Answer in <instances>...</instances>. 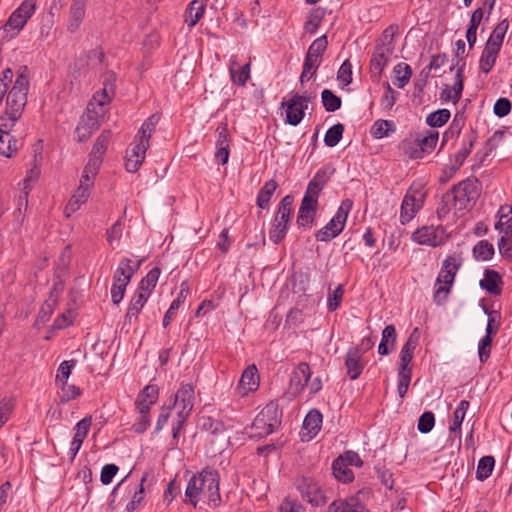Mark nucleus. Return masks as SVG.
Returning <instances> with one entry per match:
<instances>
[{
    "label": "nucleus",
    "instance_id": "obj_1",
    "mask_svg": "<svg viewBox=\"0 0 512 512\" xmlns=\"http://www.w3.org/2000/svg\"><path fill=\"white\" fill-rule=\"evenodd\" d=\"M185 495L194 506L201 498H206L214 507L218 506L221 498L217 471L205 468L199 474L193 475L188 482Z\"/></svg>",
    "mask_w": 512,
    "mask_h": 512
},
{
    "label": "nucleus",
    "instance_id": "obj_2",
    "mask_svg": "<svg viewBox=\"0 0 512 512\" xmlns=\"http://www.w3.org/2000/svg\"><path fill=\"white\" fill-rule=\"evenodd\" d=\"M462 265V258L459 255H450L442 263L441 270L436 279V288L433 299L437 305H442L450 293L451 286L454 283L455 276Z\"/></svg>",
    "mask_w": 512,
    "mask_h": 512
},
{
    "label": "nucleus",
    "instance_id": "obj_3",
    "mask_svg": "<svg viewBox=\"0 0 512 512\" xmlns=\"http://www.w3.org/2000/svg\"><path fill=\"white\" fill-rule=\"evenodd\" d=\"M478 196V181L468 178L454 185L449 192L444 194L442 202L447 206L453 201L458 210H463L473 206Z\"/></svg>",
    "mask_w": 512,
    "mask_h": 512
},
{
    "label": "nucleus",
    "instance_id": "obj_4",
    "mask_svg": "<svg viewBox=\"0 0 512 512\" xmlns=\"http://www.w3.org/2000/svg\"><path fill=\"white\" fill-rule=\"evenodd\" d=\"M353 202L350 199L342 201L332 219L315 234L317 241L327 242L338 236L344 229Z\"/></svg>",
    "mask_w": 512,
    "mask_h": 512
},
{
    "label": "nucleus",
    "instance_id": "obj_5",
    "mask_svg": "<svg viewBox=\"0 0 512 512\" xmlns=\"http://www.w3.org/2000/svg\"><path fill=\"white\" fill-rule=\"evenodd\" d=\"M295 486L302 497L313 506H322L327 502V497L319 484L311 477L301 476L296 478Z\"/></svg>",
    "mask_w": 512,
    "mask_h": 512
},
{
    "label": "nucleus",
    "instance_id": "obj_6",
    "mask_svg": "<svg viewBox=\"0 0 512 512\" xmlns=\"http://www.w3.org/2000/svg\"><path fill=\"white\" fill-rule=\"evenodd\" d=\"M281 424L279 406L270 401L258 413V437H264L274 432Z\"/></svg>",
    "mask_w": 512,
    "mask_h": 512
},
{
    "label": "nucleus",
    "instance_id": "obj_7",
    "mask_svg": "<svg viewBox=\"0 0 512 512\" xmlns=\"http://www.w3.org/2000/svg\"><path fill=\"white\" fill-rule=\"evenodd\" d=\"M308 96L293 94L287 101H282L281 106L286 107V122L292 126H297L303 119L305 110L308 108Z\"/></svg>",
    "mask_w": 512,
    "mask_h": 512
},
{
    "label": "nucleus",
    "instance_id": "obj_8",
    "mask_svg": "<svg viewBox=\"0 0 512 512\" xmlns=\"http://www.w3.org/2000/svg\"><path fill=\"white\" fill-rule=\"evenodd\" d=\"M443 235L442 226H423L412 234V239L418 244L436 247L443 243Z\"/></svg>",
    "mask_w": 512,
    "mask_h": 512
},
{
    "label": "nucleus",
    "instance_id": "obj_9",
    "mask_svg": "<svg viewBox=\"0 0 512 512\" xmlns=\"http://www.w3.org/2000/svg\"><path fill=\"white\" fill-rule=\"evenodd\" d=\"M99 127L100 123L95 112L89 111L88 113L84 114L81 117L75 131L78 141H87L90 136L99 129Z\"/></svg>",
    "mask_w": 512,
    "mask_h": 512
},
{
    "label": "nucleus",
    "instance_id": "obj_10",
    "mask_svg": "<svg viewBox=\"0 0 512 512\" xmlns=\"http://www.w3.org/2000/svg\"><path fill=\"white\" fill-rule=\"evenodd\" d=\"M393 51L390 48H377L374 47V52L370 61L371 78L374 81H379L385 66L387 65Z\"/></svg>",
    "mask_w": 512,
    "mask_h": 512
},
{
    "label": "nucleus",
    "instance_id": "obj_11",
    "mask_svg": "<svg viewBox=\"0 0 512 512\" xmlns=\"http://www.w3.org/2000/svg\"><path fill=\"white\" fill-rule=\"evenodd\" d=\"M423 200L422 196L417 198L415 192L408 191L404 196L401 204L400 221L402 224H406L411 221L417 211L422 207Z\"/></svg>",
    "mask_w": 512,
    "mask_h": 512
},
{
    "label": "nucleus",
    "instance_id": "obj_12",
    "mask_svg": "<svg viewBox=\"0 0 512 512\" xmlns=\"http://www.w3.org/2000/svg\"><path fill=\"white\" fill-rule=\"evenodd\" d=\"M110 141V131H103L97 140L95 141L92 151L90 153L89 161H88V170L92 168V171L95 168H100L102 163V155L105 153L108 147V143Z\"/></svg>",
    "mask_w": 512,
    "mask_h": 512
},
{
    "label": "nucleus",
    "instance_id": "obj_13",
    "mask_svg": "<svg viewBox=\"0 0 512 512\" xmlns=\"http://www.w3.org/2000/svg\"><path fill=\"white\" fill-rule=\"evenodd\" d=\"M477 140V132L470 128L464 135L462 148L454 156V164L451 166L452 173H455L470 155L472 148Z\"/></svg>",
    "mask_w": 512,
    "mask_h": 512
},
{
    "label": "nucleus",
    "instance_id": "obj_14",
    "mask_svg": "<svg viewBox=\"0 0 512 512\" xmlns=\"http://www.w3.org/2000/svg\"><path fill=\"white\" fill-rule=\"evenodd\" d=\"M420 339L419 328H414L411 334L409 335L407 341L403 345L400 351V365L399 368H410L409 364L411 363L414 355V350L416 349Z\"/></svg>",
    "mask_w": 512,
    "mask_h": 512
},
{
    "label": "nucleus",
    "instance_id": "obj_15",
    "mask_svg": "<svg viewBox=\"0 0 512 512\" xmlns=\"http://www.w3.org/2000/svg\"><path fill=\"white\" fill-rule=\"evenodd\" d=\"M62 291L63 284L61 282L55 283L50 292L49 298L44 302L38 313V321L45 323L49 319L50 315L53 313V310L57 305L59 295L61 294Z\"/></svg>",
    "mask_w": 512,
    "mask_h": 512
},
{
    "label": "nucleus",
    "instance_id": "obj_16",
    "mask_svg": "<svg viewBox=\"0 0 512 512\" xmlns=\"http://www.w3.org/2000/svg\"><path fill=\"white\" fill-rule=\"evenodd\" d=\"M27 102V95L10 90L6 100V115H13L14 119H18Z\"/></svg>",
    "mask_w": 512,
    "mask_h": 512
},
{
    "label": "nucleus",
    "instance_id": "obj_17",
    "mask_svg": "<svg viewBox=\"0 0 512 512\" xmlns=\"http://www.w3.org/2000/svg\"><path fill=\"white\" fill-rule=\"evenodd\" d=\"M479 285L492 295H500L503 285L502 277L497 271L486 269L484 278L480 280Z\"/></svg>",
    "mask_w": 512,
    "mask_h": 512
},
{
    "label": "nucleus",
    "instance_id": "obj_18",
    "mask_svg": "<svg viewBox=\"0 0 512 512\" xmlns=\"http://www.w3.org/2000/svg\"><path fill=\"white\" fill-rule=\"evenodd\" d=\"M256 375V364L249 365L242 373L236 392L240 397H246L250 392H254L256 388L254 376Z\"/></svg>",
    "mask_w": 512,
    "mask_h": 512
},
{
    "label": "nucleus",
    "instance_id": "obj_19",
    "mask_svg": "<svg viewBox=\"0 0 512 512\" xmlns=\"http://www.w3.org/2000/svg\"><path fill=\"white\" fill-rule=\"evenodd\" d=\"M311 377V370L307 363L301 362L294 369L291 375L290 383L297 392L301 391L308 383Z\"/></svg>",
    "mask_w": 512,
    "mask_h": 512
},
{
    "label": "nucleus",
    "instance_id": "obj_20",
    "mask_svg": "<svg viewBox=\"0 0 512 512\" xmlns=\"http://www.w3.org/2000/svg\"><path fill=\"white\" fill-rule=\"evenodd\" d=\"M361 358L362 356L359 355V352L351 348L346 354L345 366L351 380L357 379L363 371L364 365L361 363Z\"/></svg>",
    "mask_w": 512,
    "mask_h": 512
},
{
    "label": "nucleus",
    "instance_id": "obj_21",
    "mask_svg": "<svg viewBox=\"0 0 512 512\" xmlns=\"http://www.w3.org/2000/svg\"><path fill=\"white\" fill-rule=\"evenodd\" d=\"M327 512H369L356 498L347 501L335 500L329 506Z\"/></svg>",
    "mask_w": 512,
    "mask_h": 512
},
{
    "label": "nucleus",
    "instance_id": "obj_22",
    "mask_svg": "<svg viewBox=\"0 0 512 512\" xmlns=\"http://www.w3.org/2000/svg\"><path fill=\"white\" fill-rule=\"evenodd\" d=\"M87 0H73L70 9V18L68 23V30L75 32L79 29L85 15V4Z\"/></svg>",
    "mask_w": 512,
    "mask_h": 512
},
{
    "label": "nucleus",
    "instance_id": "obj_23",
    "mask_svg": "<svg viewBox=\"0 0 512 512\" xmlns=\"http://www.w3.org/2000/svg\"><path fill=\"white\" fill-rule=\"evenodd\" d=\"M499 53L500 50L496 47L485 44L479 59V69L483 73L488 74L493 69Z\"/></svg>",
    "mask_w": 512,
    "mask_h": 512
},
{
    "label": "nucleus",
    "instance_id": "obj_24",
    "mask_svg": "<svg viewBox=\"0 0 512 512\" xmlns=\"http://www.w3.org/2000/svg\"><path fill=\"white\" fill-rule=\"evenodd\" d=\"M396 343V329L395 326L387 325L382 331L381 342L378 346V353L380 355H388L394 348Z\"/></svg>",
    "mask_w": 512,
    "mask_h": 512
},
{
    "label": "nucleus",
    "instance_id": "obj_25",
    "mask_svg": "<svg viewBox=\"0 0 512 512\" xmlns=\"http://www.w3.org/2000/svg\"><path fill=\"white\" fill-rule=\"evenodd\" d=\"M90 188L88 186L79 185L69 203L65 207V214L69 217L72 213L79 209L80 205L85 203L89 197Z\"/></svg>",
    "mask_w": 512,
    "mask_h": 512
},
{
    "label": "nucleus",
    "instance_id": "obj_26",
    "mask_svg": "<svg viewBox=\"0 0 512 512\" xmlns=\"http://www.w3.org/2000/svg\"><path fill=\"white\" fill-rule=\"evenodd\" d=\"M316 211L317 206L309 204V200H302L296 220L297 225L299 227L311 226L314 221Z\"/></svg>",
    "mask_w": 512,
    "mask_h": 512
},
{
    "label": "nucleus",
    "instance_id": "obj_27",
    "mask_svg": "<svg viewBox=\"0 0 512 512\" xmlns=\"http://www.w3.org/2000/svg\"><path fill=\"white\" fill-rule=\"evenodd\" d=\"M189 294V285L186 281L182 282L180 285V292L175 300L172 301L169 309L167 310L166 314L163 318V326L167 327L170 324V321L175 314V312L180 307L181 303L184 302L186 297Z\"/></svg>",
    "mask_w": 512,
    "mask_h": 512
},
{
    "label": "nucleus",
    "instance_id": "obj_28",
    "mask_svg": "<svg viewBox=\"0 0 512 512\" xmlns=\"http://www.w3.org/2000/svg\"><path fill=\"white\" fill-rule=\"evenodd\" d=\"M322 414L317 409L310 410L303 421V427L308 431L310 437L316 436L321 429Z\"/></svg>",
    "mask_w": 512,
    "mask_h": 512
},
{
    "label": "nucleus",
    "instance_id": "obj_29",
    "mask_svg": "<svg viewBox=\"0 0 512 512\" xmlns=\"http://www.w3.org/2000/svg\"><path fill=\"white\" fill-rule=\"evenodd\" d=\"M332 471L335 478L343 483L351 482L354 479L353 471L349 468V465L343 462L342 458L333 461Z\"/></svg>",
    "mask_w": 512,
    "mask_h": 512
},
{
    "label": "nucleus",
    "instance_id": "obj_30",
    "mask_svg": "<svg viewBox=\"0 0 512 512\" xmlns=\"http://www.w3.org/2000/svg\"><path fill=\"white\" fill-rule=\"evenodd\" d=\"M509 22L507 19H503L500 21L497 26L492 31L491 35L489 36L486 44L492 47H496L497 49L501 50L503 40L505 37V34L508 30Z\"/></svg>",
    "mask_w": 512,
    "mask_h": 512
},
{
    "label": "nucleus",
    "instance_id": "obj_31",
    "mask_svg": "<svg viewBox=\"0 0 512 512\" xmlns=\"http://www.w3.org/2000/svg\"><path fill=\"white\" fill-rule=\"evenodd\" d=\"M327 45H328L327 36L326 35L320 36L319 38L315 39L312 42V44L309 46L305 57L313 59L314 61L321 63L323 54L327 49Z\"/></svg>",
    "mask_w": 512,
    "mask_h": 512
},
{
    "label": "nucleus",
    "instance_id": "obj_32",
    "mask_svg": "<svg viewBox=\"0 0 512 512\" xmlns=\"http://www.w3.org/2000/svg\"><path fill=\"white\" fill-rule=\"evenodd\" d=\"M498 214L499 220L495 224V229L508 235L512 231V208L510 206H501Z\"/></svg>",
    "mask_w": 512,
    "mask_h": 512
},
{
    "label": "nucleus",
    "instance_id": "obj_33",
    "mask_svg": "<svg viewBox=\"0 0 512 512\" xmlns=\"http://www.w3.org/2000/svg\"><path fill=\"white\" fill-rule=\"evenodd\" d=\"M182 405V407L193 408L194 405V388L191 384L182 385L175 395L174 405Z\"/></svg>",
    "mask_w": 512,
    "mask_h": 512
},
{
    "label": "nucleus",
    "instance_id": "obj_34",
    "mask_svg": "<svg viewBox=\"0 0 512 512\" xmlns=\"http://www.w3.org/2000/svg\"><path fill=\"white\" fill-rule=\"evenodd\" d=\"M205 11V5L199 0H193L186 11L185 21L192 27L202 18Z\"/></svg>",
    "mask_w": 512,
    "mask_h": 512
},
{
    "label": "nucleus",
    "instance_id": "obj_35",
    "mask_svg": "<svg viewBox=\"0 0 512 512\" xmlns=\"http://www.w3.org/2000/svg\"><path fill=\"white\" fill-rule=\"evenodd\" d=\"M149 296L146 292L136 291L129 304L126 318L131 321L133 317H137L141 309L144 307Z\"/></svg>",
    "mask_w": 512,
    "mask_h": 512
},
{
    "label": "nucleus",
    "instance_id": "obj_36",
    "mask_svg": "<svg viewBox=\"0 0 512 512\" xmlns=\"http://www.w3.org/2000/svg\"><path fill=\"white\" fill-rule=\"evenodd\" d=\"M393 71L395 74L394 85L400 89L404 88L412 76L411 67L406 63H399L394 67Z\"/></svg>",
    "mask_w": 512,
    "mask_h": 512
},
{
    "label": "nucleus",
    "instance_id": "obj_37",
    "mask_svg": "<svg viewBox=\"0 0 512 512\" xmlns=\"http://www.w3.org/2000/svg\"><path fill=\"white\" fill-rule=\"evenodd\" d=\"M324 15H325V11L321 7H317L315 9H313L309 13L308 18H307L306 22L304 23L305 31L310 34H314L317 31V29L319 28V26L324 18Z\"/></svg>",
    "mask_w": 512,
    "mask_h": 512
},
{
    "label": "nucleus",
    "instance_id": "obj_38",
    "mask_svg": "<svg viewBox=\"0 0 512 512\" xmlns=\"http://www.w3.org/2000/svg\"><path fill=\"white\" fill-rule=\"evenodd\" d=\"M160 269L158 267H154L151 269L147 275L141 280L137 291L146 292L148 296H150L151 291L155 288L159 275Z\"/></svg>",
    "mask_w": 512,
    "mask_h": 512
},
{
    "label": "nucleus",
    "instance_id": "obj_39",
    "mask_svg": "<svg viewBox=\"0 0 512 512\" xmlns=\"http://www.w3.org/2000/svg\"><path fill=\"white\" fill-rule=\"evenodd\" d=\"M132 261L129 258H123L119 266L114 274V281L116 282H125L129 283L132 276H133V270H132Z\"/></svg>",
    "mask_w": 512,
    "mask_h": 512
},
{
    "label": "nucleus",
    "instance_id": "obj_40",
    "mask_svg": "<svg viewBox=\"0 0 512 512\" xmlns=\"http://www.w3.org/2000/svg\"><path fill=\"white\" fill-rule=\"evenodd\" d=\"M17 141L10 133L4 132L0 129V154L6 157H11L17 151Z\"/></svg>",
    "mask_w": 512,
    "mask_h": 512
},
{
    "label": "nucleus",
    "instance_id": "obj_41",
    "mask_svg": "<svg viewBox=\"0 0 512 512\" xmlns=\"http://www.w3.org/2000/svg\"><path fill=\"white\" fill-rule=\"evenodd\" d=\"M451 113L448 109H438L426 117V124L431 128L441 127L448 122Z\"/></svg>",
    "mask_w": 512,
    "mask_h": 512
},
{
    "label": "nucleus",
    "instance_id": "obj_42",
    "mask_svg": "<svg viewBox=\"0 0 512 512\" xmlns=\"http://www.w3.org/2000/svg\"><path fill=\"white\" fill-rule=\"evenodd\" d=\"M494 255V247L487 240L479 241L473 248V256L476 260L487 261Z\"/></svg>",
    "mask_w": 512,
    "mask_h": 512
},
{
    "label": "nucleus",
    "instance_id": "obj_43",
    "mask_svg": "<svg viewBox=\"0 0 512 512\" xmlns=\"http://www.w3.org/2000/svg\"><path fill=\"white\" fill-rule=\"evenodd\" d=\"M321 100H322L323 107L327 112H334V111L340 109L341 104H342L341 98L339 96H337L336 94H334L329 89H324L321 92Z\"/></svg>",
    "mask_w": 512,
    "mask_h": 512
},
{
    "label": "nucleus",
    "instance_id": "obj_44",
    "mask_svg": "<svg viewBox=\"0 0 512 512\" xmlns=\"http://www.w3.org/2000/svg\"><path fill=\"white\" fill-rule=\"evenodd\" d=\"M494 465L495 459L493 456L482 457L478 462L476 478L480 481L487 479L491 475Z\"/></svg>",
    "mask_w": 512,
    "mask_h": 512
},
{
    "label": "nucleus",
    "instance_id": "obj_45",
    "mask_svg": "<svg viewBox=\"0 0 512 512\" xmlns=\"http://www.w3.org/2000/svg\"><path fill=\"white\" fill-rule=\"evenodd\" d=\"M278 187V184L274 180L267 181L264 186L261 188L260 192L258 193V207L259 208H266L271 196L274 194Z\"/></svg>",
    "mask_w": 512,
    "mask_h": 512
},
{
    "label": "nucleus",
    "instance_id": "obj_46",
    "mask_svg": "<svg viewBox=\"0 0 512 512\" xmlns=\"http://www.w3.org/2000/svg\"><path fill=\"white\" fill-rule=\"evenodd\" d=\"M28 19L29 15L22 16L17 10H15L7 20L6 24L0 28V34L6 33L8 27L16 30L17 32L20 31L24 27Z\"/></svg>",
    "mask_w": 512,
    "mask_h": 512
},
{
    "label": "nucleus",
    "instance_id": "obj_47",
    "mask_svg": "<svg viewBox=\"0 0 512 512\" xmlns=\"http://www.w3.org/2000/svg\"><path fill=\"white\" fill-rule=\"evenodd\" d=\"M344 132V125L341 123H337L330 127L324 136V143L328 147L336 146L340 140L342 139Z\"/></svg>",
    "mask_w": 512,
    "mask_h": 512
},
{
    "label": "nucleus",
    "instance_id": "obj_48",
    "mask_svg": "<svg viewBox=\"0 0 512 512\" xmlns=\"http://www.w3.org/2000/svg\"><path fill=\"white\" fill-rule=\"evenodd\" d=\"M92 423L91 416L84 417L76 424V432L73 437L74 444L81 447L84 439L86 438L88 431Z\"/></svg>",
    "mask_w": 512,
    "mask_h": 512
},
{
    "label": "nucleus",
    "instance_id": "obj_49",
    "mask_svg": "<svg viewBox=\"0 0 512 512\" xmlns=\"http://www.w3.org/2000/svg\"><path fill=\"white\" fill-rule=\"evenodd\" d=\"M469 408V401L461 400L454 411L453 414V423L450 426L451 432H456L461 430V424L465 418L467 409Z\"/></svg>",
    "mask_w": 512,
    "mask_h": 512
},
{
    "label": "nucleus",
    "instance_id": "obj_50",
    "mask_svg": "<svg viewBox=\"0 0 512 512\" xmlns=\"http://www.w3.org/2000/svg\"><path fill=\"white\" fill-rule=\"evenodd\" d=\"M439 133L437 131L429 130L427 135L423 137H417L414 141V144L421 149L423 152L431 151L435 148L438 141Z\"/></svg>",
    "mask_w": 512,
    "mask_h": 512
},
{
    "label": "nucleus",
    "instance_id": "obj_51",
    "mask_svg": "<svg viewBox=\"0 0 512 512\" xmlns=\"http://www.w3.org/2000/svg\"><path fill=\"white\" fill-rule=\"evenodd\" d=\"M389 131H394V123L389 120H377L371 128V134L379 139L387 137Z\"/></svg>",
    "mask_w": 512,
    "mask_h": 512
},
{
    "label": "nucleus",
    "instance_id": "obj_52",
    "mask_svg": "<svg viewBox=\"0 0 512 512\" xmlns=\"http://www.w3.org/2000/svg\"><path fill=\"white\" fill-rule=\"evenodd\" d=\"M158 395L159 389L156 385H147L144 387L142 393L138 396L136 405H138V402L145 401L147 406L150 408V406L157 401Z\"/></svg>",
    "mask_w": 512,
    "mask_h": 512
},
{
    "label": "nucleus",
    "instance_id": "obj_53",
    "mask_svg": "<svg viewBox=\"0 0 512 512\" xmlns=\"http://www.w3.org/2000/svg\"><path fill=\"white\" fill-rule=\"evenodd\" d=\"M160 120V116L158 114L151 115L141 126L138 136L143 137L146 142L149 141L152 133L155 130L156 125Z\"/></svg>",
    "mask_w": 512,
    "mask_h": 512
},
{
    "label": "nucleus",
    "instance_id": "obj_54",
    "mask_svg": "<svg viewBox=\"0 0 512 512\" xmlns=\"http://www.w3.org/2000/svg\"><path fill=\"white\" fill-rule=\"evenodd\" d=\"M251 61L244 64L238 70L233 67L230 68L231 79L233 83L238 85H244L250 76Z\"/></svg>",
    "mask_w": 512,
    "mask_h": 512
},
{
    "label": "nucleus",
    "instance_id": "obj_55",
    "mask_svg": "<svg viewBox=\"0 0 512 512\" xmlns=\"http://www.w3.org/2000/svg\"><path fill=\"white\" fill-rule=\"evenodd\" d=\"M136 406L139 410L140 417H139V422L135 428V431L138 433H142L147 429V427L149 426V423H150V419H149V415H148L150 408L147 406L145 401L138 402V405H136Z\"/></svg>",
    "mask_w": 512,
    "mask_h": 512
},
{
    "label": "nucleus",
    "instance_id": "obj_56",
    "mask_svg": "<svg viewBox=\"0 0 512 512\" xmlns=\"http://www.w3.org/2000/svg\"><path fill=\"white\" fill-rule=\"evenodd\" d=\"M292 204L293 198L289 195L285 196L280 202L276 217L284 222H289Z\"/></svg>",
    "mask_w": 512,
    "mask_h": 512
},
{
    "label": "nucleus",
    "instance_id": "obj_57",
    "mask_svg": "<svg viewBox=\"0 0 512 512\" xmlns=\"http://www.w3.org/2000/svg\"><path fill=\"white\" fill-rule=\"evenodd\" d=\"M435 424V416L431 411L424 412L418 419L417 428L421 433H429Z\"/></svg>",
    "mask_w": 512,
    "mask_h": 512
},
{
    "label": "nucleus",
    "instance_id": "obj_58",
    "mask_svg": "<svg viewBox=\"0 0 512 512\" xmlns=\"http://www.w3.org/2000/svg\"><path fill=\"white\" fill-rule=\"evenodd\" d=\"M493 338L484 336L478 344V355L481 363H485L490 357Z\"/></svg>",
    "mask_w": 512,
    "mask_h": 512
},
{
    "label": "nucleus",
    "instance_id": "obj_59",
    "mask_svg": "<svg viewBox=\"0 0 512 512\" xmlns=\"http://www.w3.org/2000/svg\"><path fill=\"white\" fill-rule=\"evenodd\" d=\"M76 361L75 360H66L63 361L57 370L56 375V383H64L67 382V379L69 378L71 374V369L75 366Z\"/></svg>",
    "mask_w": 512,
    "mask_h": 512
},
{
    "label": "nucleus",
    "instance_id": "obj_60",
    "mask_svg": "<svg viewBox=\"0 0 512 512\" xmlns=\"http://www.w3.org/2000/svg\"><path fill=\"white\" fill-rule=\"evenodd\" d=\"M446 60V54L433 55L429 65L421 71V76H424L425 79L428 78L430 71L441 68L445 64Z\"/></svg>",
    "mask_w": 512,
    "mask_h": 512
},
{
    "label": "nucleus",
    "instance_id": "obj_61",
    "mask_svg": "<svg viewBox=\"0 0 512 512\" xmlns=\"http://www.w3.org/2000/svg\"><path fill=\"white\" fill-rule=\"evenodd\" d=\"M333 173V168L328 166L323 167L316 172L311 182L317 184L319 187L323 189Z\"/></svg>",
    "mask_w": 512,
    "mask_h": 512
},
{
    "label": "nucleus",
    "instance_id": "obj_62",
    "mask_svg": "<svg viewBox=\"0 0 512 512\" xmlns=\"http://www.w3.org/2000/svg\"><path fill=\"white\" fill-rule=\"evenodd\" d=\"M61 401L62 402H68L70 400H73L80 396L81 391L80 388H78L75 385L68 384L67 382L61 383Z\"/></svg>",
    "mask_w": 512,
    "mask_h": 512
},
{
    "label": "nucleus",
    "instance_id": "obj_63",
    "mask_svg": "<svg viewBox=\"0 0 512 512\" xmlns=\"http://www.w3.org/2000/svg\"><path fill=\"white\" fill-rule=\"evenodd\" d=\"M323 189L313 182H309L302 200H309V204L318 207V196Z\"/></svg>",
    "mask_w": 512,
    "mask_h": 512
},
{
    "label": "nucleus",
    "instance_id": "obj_64",
    "mask_svg": "<svg viewBox=\"0 0 512 512\" xmlns=\"http://www.w3.org/2000/svg\"><path fill=\"white\" fill-rule=\"evenodd\" d=\"M337 78L345 86L352 82V65L349 60H345L340 66L337 74Z\"/></svg>",
    "mask_w": 512,
    "mask_h": 512
}]
</instances>
